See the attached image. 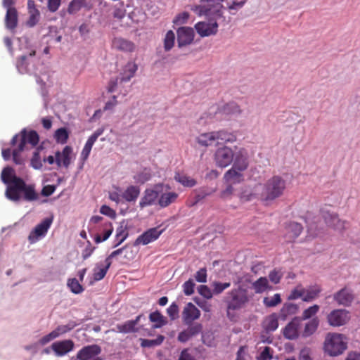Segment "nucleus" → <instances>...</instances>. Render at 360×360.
<instances>
[{"mask_svg":"<svg viewBox=\"0 0 360 360\" xmlns=\"http://www.w3.org/2000/svg\"><path fill=\"white\" fill-rule=\"evenodd\" d=\"M250 301L248 291L242 286L233 288L226 293L224 302L226 305V316L231 321H234L236 311L245 308Z\"/></svg>","mask_w":360,"mask_h":360,"instance_id":"nucleus-1","label":"nucleus"},{"mask_svg":"<svg viewBox=\"0 0 360 360\" xmlns=\"http://www.w3.org/2000/svg\"><path fill=\"white\" fill-rule=\"evenodd\" d=\"M21 194H23V199L29 202L39 198L34 185L27 184L20 177H14L12 184L7 186L6 196L12 201L18 202L22 198Z\"/></svg>","mask_w":360,"mask_h":360,"instance_id":"nucleus-2","label":"nucleus"},{"mask_svg":"<svg viewBox=\"0 0 360 360\" xmlns=\"http://www.w3.org/2000/svg\"><path fill=\"white\" fill-rule=\"evenodd\" d=\"M286 188V181L280 176H274L264 184L261 199L264 201H272L280 198Z\"/></svg>","mask_w":360,"mask_h":360,"instance_id":"nucleus-3","label":"nucleus"},{"mask_svg":"<svg viewBox=\"0 0 360 360\" xmlns=\"http://www.w3.org/2000/svg\"><path fill=\"white\" fill-rule=\"evenodd\" d=\"M222 1L201 0L200 4L195 6L192 10L199 15H205L207 18L217 20L222 15Z\"/></svg>","mask_w":360,"mask_h":360,"instance_id":"nucleus-4","label":"nucleus"},{"mask_svg":"<svg viewBox=\"0 0 360 360\" xmlns=\"http://www.w3.org/2000/svg\"><path fill=\"white\" fill-rule=\"evenodd\" d=\"M344 335L337 333H328L326 338L324 348L330 356H338L347 348Z\"/></svg>","mask_w":360,"mask_h":360,"instance_id":"nucleus-5","label":"nucleus"},{"mask_svg":"<svg viewBox=\"0 0 360 360\" xmlns=\"http://www.w3.org/2000/svg\"><path fill=\"white\" fill-rule=\"evenodd\" d=\"M138 67L134 62H128L122 68L120 76L115 79H112L108 84V91L113 92L115 91L118 84L129 82L135 75Z\"/></svg>","mask_w":360,"mask_h":360,"instance_id":"nucleus-6","label":"nucleus"},{"mask_svg":"<svg viewBox=\"0 0 360 360\" xmlns=\"http://www.w3.org/2000/svg\"><path fill=\"white\" fill-rule=\"evenodd\" d=\"M20 141L18 145H20V150H25L27 143H30L32 147H35L39 141V137L37 131L31 130L27 131L26 129H23L19 134L15 135L11 140V145L15 146L18 141Z\"/></svg>","mask_w":360,"mask_h":360,"instance_id":"nucleus-7","label":"nucleus"},{"mask_svg":"<svg viewBox=\"0 0 360 360\" xmlns=\"http://www.w3.org/2000/svg\"><path fill=\"white\" fill-rule=\"evenodd\" d=\"M235 149L223 146L219 147L214 153L216 165L220 167H226L230 165L234 158Z\"/></svg>","mask_w":360,"mask_h":360,"instance_id":"nucleus-8","label":"nucleus"},{"mask_svg":"<svg viewBox=\"0 0 360 360\" xmlns=\"http://www.w3.org/2000/svg\"><path fill=\"white\" fill-rule=\"evenodd\" d=\"M53 219V217H46L34 227L28 236V240L31 244L37 243L46 235Z\"/></svg>","mask_w":360,"mask_h":360,"instance_id":"nucleus-9","label":"nucleus"},{"mask_svg":"<svg viewBox=\"0 0 360 360\" xmlns=\"http://www.w3.org/2000/svg\"><path fill=\"white\" fill-rule=\"evenodd\" d=\"M195 29L201 37L214 35L218 32L217 19L210 18L208 22H198L195 25Z\"/></svg>","mask_w":360,"mask_h":360,"instance_id":"nucleus-10","label":"nucleus"},{"mask_svg":"<svg viewBox=\"0 0 360 360\" xmlns=\"http://www.w3.org/2000/svg\"><path fill=\"white\" fill-rule=\"evenodd\" d=\"M101 348L98 345H91L82 347L77 354L79 360H103L98 356Z\"/></svg>","mask_w":360,"mask_h":360,"instance_id":"nucleus-11","label":"nucleus"},{"mask_svg":"<svg viewBox=\"0 0 360 360\" xmlns=\"http://www.w3.org/2000/svg\"><path fill=\"white\" fill-rule=\"evenodd\" d=\"M350 319L349 313L346 309H334L327 317L328 323L332 326H341L346 324Z\"/></svg>","mask_w":360,"mask_h":360,"instance_id":"nucleus-12","label":"nucleus"},{"mask_svg":"<svg viewBox=\"0 0 360 360\" xmlns=\"http://www.w3.org/2000/svg\"><path fill=\"white\" fill-rule=\"evenodd\" d=\"M235 153L233 167L238 170L245 171L249 165L248 153L244 148L234 146Z\"/></svg>","mask_w":360,"mask_h":360,"instance_id":"nucleus-13","label":"nucleus"},{"mask_svg":"<svg viewBox=\"0 0 360 360\" xmlns=\"http://www.w3.org/2000/svg\"><path fill=\"white\" fill-rule=\"evenodd\" d=\"M355 299V295L351 289L343 288L333 294V300L338 305L349 307Z\"/></svg>","mask_w":360,"mask_h":360,"instance_id":"nucleus-14","label":"nucleus"},{"mask_svg":"<svg viewBox=\"0 0 360 360\" xmlns=\"http://www.w3.org/2000/svg\"><path fill=\"white\" fill-rule=\"evenodd\" d=\"M322 215L328 226L340 231L345 229L347 221L340 219L337 214L328 211H323Z\"/></svg>","mask_w":360,"mask_h":360,"instance_id":"nucleus-15","label":"nucleus"},{"mask_svg":"<svg viewBox=\"0 0 360 360\" xmlns=\"http://www.w3.org/2000/svg\"><path fill=\"white\" fill-rule=\"evenodd\" d=\"M162 233V230H159L157 227L150 229L136 239L134 245H148V243L157 240Z\"/></svg>","mask_w":360,"mask_h":360,"instance_id":"nucleus-16","label":"nucleus"},{"mask_svg":"<svg viewBox=\"0 0 360 360\" xmlns=\"http://www.w3.org/2000/svg\"><path fill=\"white\" fill-rule=\"evenodd\" d=\"M72 148L66 146L63 150L56 152V164L58 167L68 168L71 164Z\"/></svg>","mask_w":360,"mask_h":360,"instance_id":"nucleus-17","label":"nucleus"},{"mask_svg":"<svg viewBox=\"0 0 360 360\" xmlns=\"http://www.w3.org/2000/svg\"><path fill=\"white\" fill-rule=\"evenodd\" d=\"M200 316V310L193 303L188 302L186 304L182 311V319L185 324L191 325Z\"/></svg>","mask_w":360,"mask_h":360,"instance_id":"nucleus-18","label":"nucleus"},{"mask_svg":"<svg viewBox=\"0 0 360 360\" xmlns=\"http://www.w3.org/2000/svg\"><path fill=\"white\" fill-rule=\"evenodd\" d=\"M194 38V31L189 27H181L177 30V42L179 47H182L192 43Z\"/></svg>","mask_w":360,"mask_h":360,"instance_id":"nucleus-19","label":"nucleus"},{"mask_svg":"<svg viewBox=\"0 0 360 360\" xmlns=\"http://www.w3.org/2000/svg\"><path fill=\"white\" fill-rule=\"evenodd\" d=\"M301 325V319L299 317H295L283 328V336L288 340H295L299 336V329Z\"/></svg>","mask_w":360,"mask_h":360,"instance_id":"nucleus-20","label":"nucleus"},{"mask_svg":"<svg viewBox=\"0 0 360 360\" xmlns=\"http://www.w3.org/2000/svg\"><path fill=\"white\" fill-rule=\"evenodd\" d=\"M159 188H161L160 185H157L155 189H146L144 191V195L139 202V206L141 208H143L147 206L153 205L159 197Z\"/></svg>","mask_w":360,"mask_h":360,"instance_id":"nucleus-21","label":"nucleus"},{"mask_svg":"<svg viewBox=\"0 0 360 360\" xmlns=\"http://www.w3.org/2000/svg\"><path fill=\"white\" fill-rule=\"evenodd\" d=\"M51 348L57 356H61L73 349L74 342L71 340L58 341L51 345Z\"/></svg>","mask_w":360,"mask_h":360,"instance_id":"nucleus-22","label":"nucleus"},{"mask_svg":"<svg viewBox=\"0 0 360 360\" xmlns=\"http://www.w3.org/2000/svg\"><path fill=\"white\" fill-rule=\"evenodd\" d=\"M302 226L297 222H290L285 226V238L288 242H292L297 238L302 231Z\"/></svg>","mask_w":360,"mask_h":360,"instance_id":"nucleus-23","label":"nucleus"},{"mask_svg":"<svg viewBox=\"0 0 360 360\" xmlns=\"http://www.w3.org/2000/svg\"><path fill=\"white\" fill-rule=\"evenodd\" d=\"M216 145L232 143L236 141L237 136L235 133L226 130H219L215 131Z\"/></svg>","mask_w":360,"mask_h":360,"instance_id":"nucleus-24","label":"nucleus"},{"mask_svg":"<svg viewBox=\"0 0 360 360\" xmlns=\"http://www.w3.org/2000/svg\"><path fill=\"white\" fill-rule=\"evenodd\" d=\"M18 22V13L16 8L8 9L5 16L6 27L11 31H13L17 27Z\"/></svg>","mask_w":360,"mask_h":360,"instance_id":"nucleus-25","label":"nucleus"},{"mask_svg":"<svg viewBox=\"0 0 360 360\" xmlns=\"http://www.w3.org/2000/svg\"><path fill=\"white\" fill-rule=\"evenodd\" d=\"M243 172L232 167L224 174V178L231 184H238L244 180Z\"/></svg>","mask_w":360,"mask_h":360,"instance_id":"nucleus-26","label":"nucleus"},{"mask_svg":"<svg viewBox=\"0 0 360 360\" xmlns=\"http://www.w3.org/2000/svg\"><path fill=\"white\" fill-rule=\"evenodd\" d=\"M99 231H102L103 236L100 233H97L94 237V241L96 243H102L106 240L112 234L113 231V226L111 222L105 221L101 224V228Z\"/></svg>","mask_w":360,"mask_h":360,"instance_id":"nucleus-27","label":"nucleus"},{"mask_svg":"<svg viewBox=\"0 0 360 360\" xmlns=\"http://www.w3.org/2000/svg\"><path fill=\"white\" fill-rule=\"evenodd\" d=\"M112 46L117 50L129 52L133 51L135 48L133 42L120 37L114 39Z\"/></svg>","mask_w":360,"mask_h":360,"instance_id":"nucleus-28","label":"nucleus"},{"mask_svg":"<svg viewBox=\"0 0 360 360\" xmlns=\"http://www.w3.org/2000/svg\"><path fill=\"white\" fill-rule=\"evenodd\" d=\"M304 294L302 297V300L304 302H309L314 300L319 296L322 289L320 285H314L309 286L307 288H304Z\"/></svg>","mask_w":360,"mask_h":360,"instance_id":"nucleus-29","label":"nucleus"},{"mask_svg":"<svg viewBox=\"0 0 360 360\" xmlns=\"http://www.w3.org/2000/svg\"><path fill=\"white\" fill-rule=\"evenodd\" d=\"M298 309L299 307L296 304L285 303L280 311L279 318L283 321H285L288 316L297 314Z\"/></svg>","mask_w":360,"mask_h":360,"instance_id":"nucleus-30","label":"nucleus"},{"mask_svg":"<svg viewBox=\"0 0 360 360\" xmlns=\"http://www.w3.org/2000/svg\"><path fill=\"white\" fill-rule=\"evenodd\" d=\"M197 142L201 146H210L216 143V135L215 131L203 133L200 134L197 137Z\"/></svg>","mask_w":360,"mask_h":360,"instance_id":"nucleus-31","label":"nucleus"},{"mask_svg":"<svg viewBox=\"0 0 360 360\" xmlns=\"http://www.w3.org/2000/svg\"><path fill=\"white\" fill-rule=\"evenodd\" d=\"M140 194V188L137 186H129L122 194V198L127 202H134Z\"/></svg>","mask_w":360,"mask_h":360,"instance_id":"nucleus-32","label":"nucleus"},{"mask_svg":"<svg viewBox=\"0 0 360 360\" xmlns=\"http://www.w3.org/2000/svg\"><path fill=\"white\" fill-rule=\"evenodd\" d=\"M264 328L267 332L274 331L278 326V316L276 313L268 316L263 323Z\"/></svg>","mask_w":360,"mask_h":360,"instance_id":"nucleus-33","label":"nucleus"},{"mask_svg":"<svg viewBox=\"0 0 360 360\" xmlns=\"http://www.w3.org/2000/svg\"><path fill=\"white\" fill-rule=\"evenodd\" d=\"M178 198V194L175 192H168L162 193L158 199V205L161 207H166L174 202Z\"/></svg>","mask_w":360,"mask_h":360,"instance_id":"nucleus-34","label":"nucleus"},{"mask_svg":"<svg viewBox=\"0 0 360 360\" xmlns=\"http://www.w3.org/2000/svg\"><path fill=\"white\" fill-rule=\"evenodd\" d=\"M319 325V319L318 317L311 319L305 324L302 335L304 338L311 335L317 330Z\"/></svg>","mask_w":360,"mask_h":360,"instance_id":"nucleus-35","label":"nucleus"},{"mask_svg":"<svg viewBox=\"0 0 360 360\" xmlns=\"http://www.w3.org/2000/svg\"><path fill=\"white\" fill-rule=\"evenodd\" d=\"M105 266L100 267L99 264L94 270V279L96 281L102 280L106 275L107 271L112 264V262H109V259H105Z\"/></svg>","mask_w":360,"mask_h":360,"instance_id":"nucleus-36","label":"nucleus"},{"mask_svg":"<svg viewBox=\"0 0 360 360\" xmlns=\"http://www.w3.org/2000/svg\"><path fill=\"white\" fill-rule=\"evenodd\" d=\"M174 179L186 187H193L196 184V181L194 179L181 173H176Z\"/></svg>","mask_w":360,"mask_h":360,"instance_id":"nucleus-37","label":"nucleus"},{"mask_svg":"<svg viewBox=\"0 0 360 360\" xmlns=\"http://www.w3.org/2000/svg\"><path fill=\"white\" fill-rule=\"evenodd\" d=\"M43 149L44 148L41 146L37 147L33 153L32 158H31L30 165L35 169H40L43 166L40 155Z\"/></svg>","mask_w":360,"mask_h":360,"instance_id":"nucleus-38","label":"nucleus"},{"mask_svg":"<svg viewBox=\"0 0 360 360\" xmlns=\"http://www.w3.org/2000/svg\"><path fill=\"white\" fill-rule=\"evenodd\" d=\"M53 138L58 143L65 144L69 139V132L65 127L59 128L55 131Z\"/></svg>","mask_w":360,"mask_h":360,"instance_id":"nucleus-39","label":"nucleus"},{"mask_svg":"<svg viewBox=\"0 0 360 360\" xmlns=\"http://www.w3.org/2000/svg\"><path fill=\"white\" fill-rule=\"evenodd\" d=\"M252 287L256 293H262L269 288V281L266 277H260L252 283Z\"/></svg>","mask_w":360,"mask_h":360,"instance_id":"nucleus-40","label":"nucleus"},{"mask_svg":"<svg viewBox=\"0 0 360 360\" xmlns=\"http://www.w3.org/2000/svg\"><path fill=\"white\" fill-rule=\"evenodd\" d=\"M150 321L155 323V328H160L167 323L165 318L158 311L152 312L149 316Z\"/></svg>","mask_w":360,"mask_h":360,"instance_id":"nucleus-41","label":"nucleus"},{"mask_svg":"<svg viewBox=\"0 0 360 360\" xmlns=\"http://www.w3.org/2000/svg\"><path fill=\"white\" fill-rule=\"evenodd\" d=\"M1 176L2 181L7 185L12 184L14 177H18L13 169L10 167H6L2 170Z\"/></svg>","mask_w":360,"mask_h":360,"instance_id":"nucleus-42","label":"nucleus"},{"mask_svg":"<svg viewBox=\"0 0 360 360\" xmlns=\"http://www.w3.org/2000/svg\"><path fill=\"white\" fill-rule=\"evenodd\" d=\"M86 6V0H72L68 8V12L70 14L77 13L82 8Z\"/></svg>","mask_w":360,"mask_h":360,"instance_id":"nucleus-43","label":"nucleus"},{"mask_svg":"<svg viewBox=\"0 0 360 360\" xmlns=\"http://www.w3.org/2000/svg\"><path fill=\"white\" fill-rule=\"evenodd\" d=\"M150 178V170L147 168H144L141 172L134 176V179L135 181L139 184H144L145 182L149 181Z\"/></svg>","mask_w":360,"mask_h":360,"instance_id":"nucleus-44","label":"nucleus"},{"mask_svg":"<svg viewBox=\"0 0 360 360\" xmlns=\"http://www.w3.org/2000/svg\"><path fill=\"white\" fill-rule=\"evenodd\" d=\"M164 340L165 337L162 335H159L155 340L141 339V345L143 347H153L161 345Z\"/></svg>","mask_w":360,"mask_h":360,"instance_id":"nucleus-45","label":"nucleus"},{"mask_svg":"<svg viewBox=\"0 0 360 360\" xmlns=\"http://www.w3.org/2000/svg\"><path fill=\"white\" fill-rule=\"evenodd\" d=\"M128 232L127 231V227L123 225H120L116 229V240L117 243L115 245V247L120 245L124 240L127 238Z\"/></svg>","mask_w":360,"mask_h":360,"instance_id":"nucleus-46","label":"nucleus"},{"mask_svg":"<svg viewBox=\"0 0 360 360\" xmlns=\"http://www.w3.org/2000/svg\"><path fill=\"white\" fill-rule=\"evenodd\" d=\"M175 41V34L173 31L169 30L164 39V49L168 51L172 49Z\"/></svg>","mask_w":360,"mask_h":360,"instance_id":"nucleus-47","label":"nucleus"},{"mask_svg":"<svg viewBox=\"0 0 360 360\" xmlns=\"http://www.w3.org/2000/svg\"><path fill=\"white\" fill-rule=\"evenodd\" d=\"M116 328L119 333H131L136 330L134 323V322L131 321V320L127 321L122 324H117L116 326Z\"/></svg>","mask_w":360,"mask_h":360,"instance_id":"nucleus-48","label":"nucleus"},{"mask_svg":"<svg viewBox=\"0 0 360 360\" xmlns=\"http://www.w3.org/2000/svg\"><path fill=\"white\" fill-rule=\"evenodd\" d=\"M281 302V295L278 293L272 297H266L263 300V303L266 307H274Z\"/></svg>","mask_w":360,"mask_h":360,"instance_id":"nucleus-49","label":"nucleus"},{"mask_svg":"<svg viewBox=\"0 0 360 360\" xmlns=\"http://www.w3.org/2000/svg\"><path fill=\"white\" fill-rule=\"evenodd\" d=\"M68 286L71 292L75 294H79L84 291V288L76 278H70L68 281Z\"/></svg>","mask_w":360,"mask_h":360,"instance_id":"nucleus-50","label":"nucleus"},{"mask_svg":"<svg viewBox=\"0 0 360 360\" xmlns=\"http://www.w3.org/2000/svg\"><path fill=\"white\" fill-rule=\"evenodd\" d=\"M231 286L230 283H220L214 281L212 283V292L214 295L221 294L224 290Z\"/></svg>","mask_w":360,"mask_h":360,"instance_id":"nucleus-51","label":"nucleus"},{"mask_svg":"<svg viewBox=\"0 0 360 360\" xmlns=\"http://www.w3.org/2000/svg\"><path fill=\"white\" fill-rule=\"evenodd\" d=\"M319 310V306L317 304H314L313 306L309 307V308L306 309L303 311L302 316L300 318L301 321L307 320V319L311 318L312 316H314V315H316L317 314Z\"/></svg>","mask_w":360,"mask_h":360,"instance_id":"nucleus-52","label":"nucleus"},{"mask_svg":"<svg viewBox=\"0 0 360 360\" xmlns=\"http://www.w3.org/2000/svg\"><path fill=\"white\" fill-rule=\"evenodd\" d=\"M94 142L88 139L81 153V160L84 163L89 158Z\"/></svg>","mask_w":360,"mask_h":360,"instance_id":"nucleus-53","label":"nucleus"},{"mask_svg":"<svg viewBox=\"0 0 360 360\" xmlns=\"http://www.w3.org/2000/svg\"><path fill=\"white\" fill-rule=\"evenodd\" d=\"M223 111L225 114H240L241 110L236 103H229L225 105L223 108Z\"/></svg>","mask_w":360,"mask_h":360,"instance_id":"nucleus-54","label":"nucleus"},{"mask_svg":"<svg viewBox=\"0 0 360 360\" xmlns=\"http://www.w3.org/2000/svg\"><path fill=\"white\" fill-rule=\"evenodd\" d=\"M239 198L241 202H245L257 198V194L250 189H245L241 192Z\"/></svg>","mask_w":360,"mask_h":360,"instance_id":"nucleus-55","label":"nucleus"},{"mask_svg":"<svg viewBox=\"0 0 360 360\" xmlns=\"http://www.w3.org/2000/svg\"><path fill=\"white\" fill-rule=\"evenodd\" d=\"M198 293L204 298L210 300L213 296V292L211 289L205 285H201L198 288Z\"/></svg>","mask_w":360,"mask_h":360,"instance_id":"nucleus-56","label":"nucleus"},{"mask_svg":"<svg viewBox=\"0 0 360 360\" xmlns=\"http://www.w3.org/2000/svg\"><path fill=\"white\" fill-rule=\"evenodd\" d=\"M195 284L192 279H189L183 284V291L186 295H191L194 293Z\"/></svg>","mask_w":360,"mask_h":360,"instance_id":"nucleus-57","label":"nucleus"},{"mask_svg":"<svg viewBox=\"0 0 360 360\" xmlns=\"http://www.w3.org/2000/svg\"><path fill=\"white\" fill-rule=\"evenodd\" d=\"M70 328H69L67 326H60L56 330L49 333V335L51 340H52L58 338L60 335L67 333L68 330H70Z\"/></svg>","mask_w":360,"mask_h":360,"instance_id":"nucleus-58","label":"nucleus"},{"mask_svg":"<svg viewBox=\"0 0 360 360\" xmlns=\"http://www.w3.org/2000/svg\"><path fill=\"white\" fill-rule=\"evenodd\" d=\"M70 328H69L67 326H60L56 330L49 333V335L51 340H52L58 338L60 335L67 333L68 330H70Z\"/></svg>","mask_w":360,"mask_h":360,"instance_id":"nucleus-59","label":"nucleus"},{"mask_svg":"<svg viewBox=\"0 0 360 360\" xmlns=\"http://www.w3.org/2000/svg\"><path fill=\"white\" fill-rule=\"evenodd\" d=\"M304 288H302L301 286H298L293 289L290 294L288 296V300H297L298 298H302L304 297Z\"/></svg>","mask_w":360,"mask_h":360,"instance_id":"nucleus-60","label":"nucleus"},{"mask_svg":"<svg viewBox=\"0 0 360 360\" xmlns=\"http://www.w3.org/2000/svg\"><path fill=\"white\" fill-rule=\"evenodd\" d=\"M190 15L188 12H182L178 14L173 20V23L175 25H183L187 22Z\"/></svg>","mask_w":360,"mask_h":360,"instance_id":"nucleus-61","label":"nucleus"},{"mask_svg":"<svg viewBox=\"0 0 360 360\" xmlns=\"http://www.w3.org/2000/svg\"><path fill=\"white\" fill-rule=\"evenodd\" d=\"M207 269L205 267L199 269L195 274V279L199 283L207 282Z\"/></svg>","mask_w":360,"mask_h":360,"instance_id":"nucleus-62","label":"nucleus"},{"mask_svg":"<svg viewBox=\"0 0 360 360\" xmlns=\"http://www.w3.org/2000/svg\"><path fill=\"white\" fill-rule=\"evenodd\" d=\"M272 358L273 355L271 348L269 347H265L257 357V360H270Z\"/></svg>","mask_w":360,"mask_h":360,"instance_id":"nucleus-63","label":"nucleus"},{"mask_svg":"<svg viewBox=\"0 0 360 360\" xmlns=\"http://www.w3.org/2000/svg\"><path fill=\"white\" fill-rule=\"evenodd\" d=\"M100 212L102 214L106 215L112 219H115L116 217L115 211L109 206L105 205L101 206L100 209Z\"/></svg>","mask_w":360,"mask_h":360,"instance_id":"nucleus-64","label":"nucleus"}]
</instances>
